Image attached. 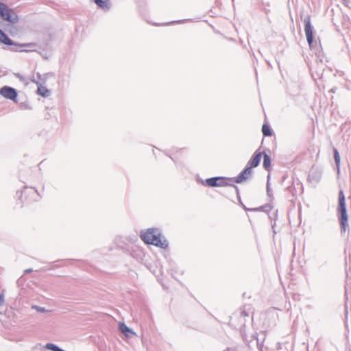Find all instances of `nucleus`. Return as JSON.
Returning <instances> with one entry per match:
<instances>
[{
  "mask_svg": "<svg viewBox=\"0 0 351 351\" xmlns=\"http://www.w3.org/2000/svg\"><path fill=\"white\" fill-rule=\"evenodd\" d=\"M140 237L145 243L153 245L162 249H165L169 245L167 240L162 235L161 231L158 228L144 229L141 231Z\"/></svg>",
  "mask_w": 351,
  "mask_h": 351,
  "instance_id": "obj_1",
  "label": "nucleus"
},
{
  "mask_svg": "<svg viewBox=\"0 0 351 351\" xmlns=\"http://www.w3.org/2000/svg\"><path fill=\"white\" fill-rule=\"evenodd\" d=\"M52 75L50 73H46L44 75L38 74V80H32V82L36 84L37 90L36 93L43 97H48L51 95V91L48 89L45 84L47 80L51 77Z\"/></svg>",
  "mask_w": 351,
  "mask_h": 351,
  "instance_id": "obj_2",
  "label": "nucleus"
},
{
  "mask_svg": "<svg viewBox=\"0 0 351 351\" xmlns=\"http://www.w3.org/2000/svg\"><path fill=\"white\" fill-rule=\"evenodd\" d=\"M0 18L12 24L19 21L17 14L1 1H0Z\"/></svg>",
  "mask_w": 351,
  "mask_h": 351,
  "instance_id": "obj_3",
  "label": "nucleus"
},
{
  "mask_svg": "<svg viewBox=\"0 0 351 351\" xmlns=\"http://www.w3.org/2000/svg\"><path fill=\"white\" fill-rule=\"evenodd\" d=\"M338 211L339 214V220L342 228L346 230L348 221V216L346 213L345 196L343 191H340L339 193V208Z\"/></svg>",
  "mask_w": 351,
  "mask_h": 351,
  "instance_id": "obj_4",
  "label": "nucleus"
},
{
  "mask_svg": "<svg viewBox=\"0 0 351 351\" xmlns=\"http://www.w3.org/2000/svg\"><path fill=\"white\" fill-rule=\"evenodd\" d=\"M202 184L210 187H221L226 185V178L223 177L208 178L204 180Z\"/></svg>",
  "mask_w": 351,
  "mask_h": 351,
  "instance_id": "obj_5",
  "label": "nucleus"
},
{
  "mask_svg": "<svg viewBox=\"0 0 351 351\" xmlns=\"http://www.w3.org/2000/svg\"><path fill=\"white\" fill-rule=\"evenodd\" d=\"M0 94L5 98L16 101L17 92L10 86H5L0 89Z\"/></svg>",
  "mask_w": 351,
  "mask_h": 351,
  "instance_id": "obj_6",
  "label": "nucleus"
},
{
  "mask_svg": "<svg viewBox=\"0 0 351 351\" xmlns=\"http://www.w3.org/2000/svg\"><path fill=\"white\" fill-rule=\"evenodd\" d=\"M119 328L120 331L127 337L130 338L133 335H136V332L129 327H128L124 323H119Z\"/></svg>",
  "mask_w": 351,
  "mask_h": 351,
  "instance_id": "obj_7",
  "label": "nucleus"
},
{
  "mask_svg": "<svg viewBox=\"0 0 351 351\" xmlns=\"http://www.w3.org/2000/svg\"><path fill=\"white\" fill-rule=\"evenodd\" d=\"M252 170L250 167H247L237 177L236 182L237 183H241L243 181L247 180L252 175Z\"/></svg>",
  "mask_w": 351,
  "mask_h": 351,
  "instance_id": "obj_8",
  "label": "nucleus"
},
{
  "mask_svg": "<svg viewBox=\"0 0 351 351\" xmlns=\"http://www.w3.org/2000/svg\"><path fill=\"white\" fill-rule=\"evenodd\" d=\"M262 154L261 152H256L252 159L250 161V167L252 169V167H257L261 160Z\"/></svg>",
  "mask_w": 351,
  "mask_h": 351,
  "instance_id": "obj_9",
  "label": "nucleus"
},
{
  "mask_svg": "<svg viewBox=\"0 0 351 351\" xmlns=\"http://www.w3.org/2000/svg\"><path fill=\"white\" fill-rule=\"evenodd\" d=\"M0 42L8 45H12L13 42L0 29Z\"/></svg>",
  "mask_w": 351,
  "mask_h": 351,
  "instance_id": "obj_10",
  "label": "nucleus"
},
{
  "mask_svg": "<svg viewBox=\"0 0 351 351\" xmlns=\"http://www.w3.org/2000/svg\"><path fill=\"white\" fill-rule=\"evenodd\" d=\"M94 1H95V3L101 8L108 9L110 7L108 0H94Z\"/></svg>",
  "mask_w": 351,
  "mask_h": 351,
  "instance_id": "obj_11",
  "label": "nucleus"
},
{
  "mask_svg": "<svg viewBox=\"0 0 351 351\" xmlns=\"http://www.w3.org/2000/svg\"><path fill=\"white\" fill-rule=\"evenodd\" d=\"M270 163H271V161H270V158L268 155L267 154H265L264 155V160H263V167H265V169H268L269 166H270Z\"/></svg>",
  "mask_w": 351,
  "mask_h": 351,
  "instance_id": "obj_12",
  "label": "nucleus"
},
{
  "mask_svg": "<svg viewBox=\"0 0 351 351\" xmlns=\"http://www.w3.org/2000/svg\"><path fill=\"white\" fill-rule=\"evenodd\" d=\"M262 132L265 136H271V131L270 128L267 125L264 124L262 127Z\"/></svg>",
  "mask_w": 351,
  "mask_h": 351,
  "instance_id": "obj_13",
  "label": "nucleus"
},
{
  "mask_svg": "<svg viewBox=\"0 0 351 351\" xmlns=\"http://www.w3.org/2000/svg\"><path fill=\"white\" fill-rule=\"evenodd\" d=\"M21 46H25V47H28L30 48L29 49H23V50H21V51H25V52L36 51V49H34V47H35V45L34 43L23 44V45H21Z\"/></svg>",
  "mask_w": 351,
  "mask_h": 351,
  "instance_id": "obj_14",
  "label": "nucleus"
},
{
  "mask_svg": "<svg viewBox=\"0 0 351 351\" xmlns=\"http://www.w3.org/2000/svg\"><path fill=\"white\" fill-rule=\"evenodd\" d=\"M32 308L35 309L37 312H39V313H46V312H48V311L46 310L45 308L40 307V306H36V305L33 306Z\"/></svg>",
  "mask_w": 351,
  "mask_h": 351,
  "instance_id": "obj_15",
  "label": "nucleus"
},
{
  "mask_svg": "<svg viewBox=\"0 0 351 351\" xmlns=\"http://www.w3.org/2000/svg\"><path fill=\"white\" fill-rule=\"evenodd\" d=\"M334 155H335V160L337 165H339L340 162V156L339 154V152L337 149H335L334 151Z\"/></svg>",
  "mask_w": 351,
  "mask_h": 351,
  "instance_id": "obj_16",
  "label": "nucleus"
},
{
  "mask_svg": "<svg viewBox=\"0 0 351 351\" xmlns=\"http://www.w3.org/2000/svg\"><path fill=\"white\" fill-rule=\"evenodd\" d=\"M5 304V295L1 293L0 294V307L3 306Z\"/></svg>",
  "mask_w": 351,
  "mask_h": 351,
  "instance_id": "obj_17",
  "label": "nucleus"
},
{
  "mask_svg": "<svg viewBox=\"0 0 351 351\" xmlns=\"http://www.w3.org/2000/svg\"><path fill=\"white\" fill-rule=\"evenodd\" d=\"M312 40H313L312 32H311V31H310V29H308V45H311V43H312Z\"/></svg>",
  "mask_w": 351,
  "mask_h": 351,
  "instance_id": "obj_18",
  "label": "nucleus"
},
{
  "mask_svg": "<svg viewBox=\"0 0 351 351\" xmlns=\"http://www.w3.org/2000/svg\"><path fill=\"white\" fill-rule=\"evenodd\" d=\"M304 31L306 36H307V23L306 21H304Z\"/></svg>",
  "mask_w": 351,
  "mask_h": 351,
  "instance_id": "obj_19",
  "label": "nucleus"
},
{
  "mask_svg": "<svg viewBox=\"0 0 351 351\" xmlns=\"http://www.w3.org/2000/svg\"><path fill=\"white\" fill-rule=\"evenodd\" d=\"M42 56H43L44 58H45V59H47V58H48V57H47V56H45V54H42Z\"/></svg>",
  "mask_w": 351,
  "mask_h": 351,
  "instance_id": "obj_20",
  "label": "nucleus"
},
{
  "mask_svg": "<svg viewBox=\"0 0 351 351\" xmlns=\"http://www.w3.org/2000/svg\"><path fill=\"white\" fill-rule=\"evenodd\" d=\"M31 271V269H27L25 271V273H27V272H29Z\"/></svg>",
  "mask_w": 351,
  "mask_h": 351,
  "instance_id": "obj_21",
  "label": "nucleus"
}]
</instances>
